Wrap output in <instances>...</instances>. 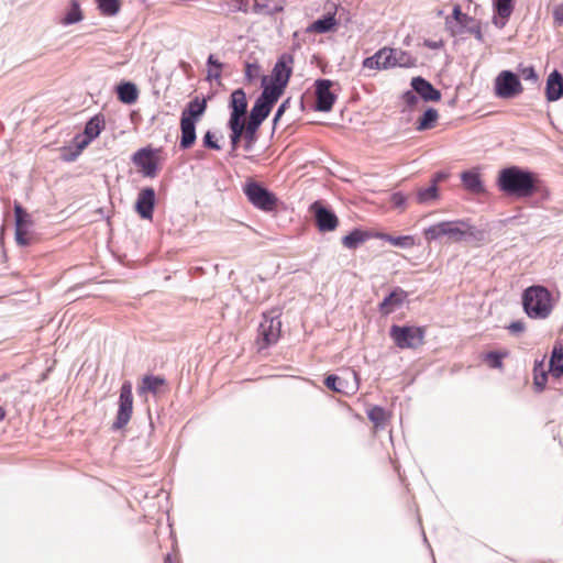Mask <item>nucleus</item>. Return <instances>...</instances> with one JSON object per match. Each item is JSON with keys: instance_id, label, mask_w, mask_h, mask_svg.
Instances as JSON below:
<instances>
[{"instance_id": "nucleus-1", "label": "nucleus", "mask_w": 563, "mask_h": 563, "mask_svg": "<svg viewBox=\"0 0 563 563\" xmlns=\"http://www.w3.org/2000/svg\"><path fill=\"white\" fill-rule=\"evenodd\" d=\"M479 231L466 220L441 221L423 230V236L428 242L446 238L448 241L457 243L467 240H479Z\"/></svg>"}, {"instance_id": "nucleus-2", "label": "nucleus", "mask_w": 563, "mask_h": 563, "mask_svg": "<svg viewBox=\"0 0 563 563\" xmlns=\"http://www.w3.org/2000/svg\"><path fill=\"white\" fill-rule=\"evenodd\" d=\"M498 185L507 195L523 198L534 192L536 179L530 172L514 166L499 173Z\"/></svg>"}, {"instance_id": "nucleus-3", "label": "nucleus", "mask_w": 563, "mask_h": 563, "mask_svg": "<svg viewBox=\"0 0 563 563\" xmlns=\"http://www.w3.org/2000/svg\"><path fill=\"white\" fill-rule=\"evenodd\" d=\"M522 303L530 318L545 319L552 311L551 294L542 286H531L526 289Z\"/></svg>"}, {"instance_id": "nucleus-4", "label": "nucleus", "mask_w": 563, "mask_h": 563, "mask_svg": "<svg viewBox=\"0 0 563 563\" xmlns=\"http://www.w3.org/2000/svg\"><path fill=\"white\" fill-rule=\"evenodd\" d=\"M390 336L400 349H417L423 343L424 330L419 327L393 325Z\"/></svg>"}, {"instance_id": "nucleus-5", "label": "nucleus", "mask_w": 563, "mask_h": 563, "mask_svg": "<svg viewBox=\"0 0 563 563\" xmlns=\"http://www.w3.org/2000/svg\"><path fill=\"white\" fill-rule=\"evenodd\" d=\"M106 126L104 118L101 114L92 117L85 126L84 134L75 137L76 152L70 156L66 157V161H74L86 148L96 137H98L101 131Z\"/></svg>"}, {"instance_id": "nucleus-6", "label": "nucleus", "mask_w": 563, "mask_h": 563, "mask_svg": "<svg viewBox=\"0 0 563 563\" xmlns=\"http://www.w3.org/2000/svg\"><path fill=\"white\" fill-rule=\"evenodd\" d=\"M523 90L516 74L510 70H503L495 78V95L503 99H511Z\"/></svg>"}, {"instance_id": "nucleus-7", "label": "nucleus", "mask_w": 563, "mask_h": 563, "mask_svg": "<svg viewBox=\"0 0 563 563\" xmlns=\"http://www.w3.org/2000/svg\"><path fill=\"white\" fill-rule=\"evenodd\" d=\"M282 321L276 316L264 314L258 327V343L261 349L276 343L280 336Z\"/></svg>"}, {"instance_id": "nucleus-8", "label": "nucleus", "mask_w": 563, "mask_h": 563, "mask_svg": "<svg viewBox=\"0 0 563 563\" xmlns=\"http://www.w3.org/2000/svg\"><path fill=\"white\" fill-rule=\"evenodd\" d=\"M133 411V395H132V384L130 382H124L121 386L120 398H119V409L117 413L115 421L113 423L114 429H121L128 424L131 419Z\"/></svg>"}, {"instance_id": "nucleus-9", "label": "nucleus", "mask_w": 563, "mask_h": 563, "mask_svg": "<svg viewBox=\"0 0 563 563\" xmlns=\"http://www.w3.org/2000/svg\"><path fill=\"white\" fill-rule=\"evenodd\" d=\"M244 192L247 199L258 209L271 211L276 206V197L256 183L247 184Z\"/></svg>"}, {"instance_id": "nucleus-10", "label": "nucleus", "mask_w": 563, "mask_h": 563, "mask_svg": "<svg viewBox=\"0 0 563 563\" xmlns=\"http://www.w3.org/2000/svg\"><path fill=\"white\" fill-rule=\"evenodd\" d=\"M310 211L314 216L316 224L321 232L334 231L339 225L338 217L320 201H314L310 206Z\"/></svg>"}, {"instance_id": "nucleus-11", "label": "nucleus", "mask_w": 563, "mask_h": 563, "mask_svg": "<svg viewBox=\"0 0 563 563\" xmlns=\"http://www.w3.org/2000/svg\"><path fill=\"white\" fill-rule=\"evenodd\" d=\"M294 57L283 54L276 62L271 76V81L286 88L292 73Z\"/></svg>"}, {"instance_id": "nucleus-12", "label": "nucleus", "mask_w": 563, "mask_h": 563, "mask_svg": "<svg viewBox=\"0 0 563 563\" xmlns=\"http://www.w3.org/2000/svg\"><path fill=\"white\" fill-rule=\"evenodd\" d=\"M331 86L332 81L329 79H319L316 81V110L328 112L332 109L335 96L330 90Z\"/></svg>"}, {"instance_id": "nucleus-13", "label": "nucleus", "mask_w": 563, "mask_h": 563, "mask_svg": "<svg viewBox=\"0 0 563 563\" xmlns=\"http://www.w3.org/2000/svg\"><path fill=\"white\" fill-rule=\"evenodd\" d=\"M474 22V19L462 12L461 7L455 4L453 8L452 16L445 18V27L452 36L462 33L463 29L468 27Z\"/></svg>"}, {"instance_id": "nucleus-14", "label": "nucleus", "mask_w": 563, "mask_h": 563, "mask_svg": "<svg viewBox=\"0 0 563 563\" xmlns=\"http://www.w3.org/2000/svg\"><path fill=\"white\" fill-rule=\"evenodd\" d=\"M352 377V382H347L345 378L336 375H329L324 384L329 389H332L342 394H352L357 389V374L352 371L349 373Z\"/></svg>"}, {"instance_id": "nucleus-15", "label": "nucleus", "mask_w": 563, "mask_h": 563, "mask_svg": "<svg viewBox=\"0 0 563 563\" xmlns=\"http://www.w3.org/2000/svg\"><path fill=\"white\" fill-rule=\"evenodd\" d=\"M154 203H155L154 189L151 187L142 189L137 196L136 203H135L137 213L143 219H152Z\"/></svg>"}, {"instance_id": "nucleus-16", "label": "nucleus", "mask_w": 563, "mask_h": 563, "mask_svg": "<svg viewBox=\"0 0 563 563\" xmlns=\"http://www.w3.org/2000/svg\"><path fill=\"white\" fill-rule=\"evenodd\" d=\"M363 66L369 69H388L393 68L391 48L383 47L373 56L367 57L363 62Z\"/></svg>"}, {"instance_id": "nucleus-17", "label": "nucleus", "mask_w": 563, "mask_h": 563, "mask_svg": "<svg viewBox=\"0 0 563 563\" xmlns=\"http://www.w3.org/2000/svg\"><path fill=\"white\" fill-rule=\"evenodd\" d=\"M411 87L426 101H439L441 99V92L422 77L412 78Z\"/></svg>"}, {"instance_id": "nucleus-18", "label": "nucleus", "mask_w": 563, "mask_h": 563, "mask_svg": "<svg viewBox=\"0 0 563 563\" xmlns=\"http://www.w3.org/2000/svg\"><path fill=\"white\" fill-rule=\"evenodd\" d=\"M545 97L550 102L563 97V77L558 70H553L547 79Z\"/></svg>"}, {"instance_id": "nucleus-19", "label": "nucleus", "mask_w": 563, "mask_h": 563, "mask_svg": "<svg viewBox=\"0 0 563 563\" xmlns=\"http://www.w3.org/2000/svg\"><path fill=\"white\" fill-rule=\"evenodd\" d=\"M285 0H254L252 11L260 15H274L284 11Z\"/></svg>"}, {"instance_id": "nucleus-20", "label": "nucleus", "mask_w": 563, "mask_h": 563, "mask_svg": "<svg viewBox=\"0 0 563 563\" xmlns=\"http://www.w3.org/2000/svg\"><path fill=\"white\" fill-rule=\"evenodd\" d=\"M406 299V292L396 288L379 305V311L383 314H389L399 308Z\"/></svg>"}, {"instance_id": "nucleus-21", "label": "nucleus", "mask_w": 563, "mask_h": 563, "mask_svg": "<svg viewBox=\"0 0 563 563\" xmlns=\"http://www.w3.org/2000/svg\"><path fill=\"white\" fill-rule=\"evenodd\" d=\"M231 117L242 120L247 109L246 95L242 89H236L231 93Z\"/></svg>"}, {"instance_id": "nucleus-22", "label": "nucleus", "mask_w": 563, "mask_h": 563, "mask_svg": "<svg viewBox=\"0 0 563 563\" xmlns=\"http://www.w3.org/2000/svg\"><path fill=\"white\" fill-rule=\"evenodd\" d=\"M207 109V101L200 100L198 97L192 99L181 112V118H187L189 121L196 123L205 113Z\"/></svg>"}, {"instance_id": "nucleus-23", "label": "nucleus", "mask_w": 563, "mask_h": 563, "mask_svg": "<svg viewBox=\"0 0 563 563\" xmlns=\"http://www.w3.org/2000/svg\"><path fill=\"white\" fill-rule=\"evenodd\" d=\"M267 76H264L262 79L263 92L258 98L274 106V103L283 95L285 88L272 81L267 82Z\"/></svg>"}, {"instance_id": "nucleus-24", "label": "nucleus", "mask_w": 563, "mask_h": 563, "mask_svg": "<svg viewBox=\"0 0 563 563\" xmlns=\"http://www.w3.org/2000/svg\"><path fill=\"white\" fill-rule=\"evenodd\" d=\"M549 367L553 376L561 377L563 375V339L554 344Z\"/></svg>"}, {"instance_id": "nucleus-25", "label": "nucleus", "mask_w": 563, "mask_h": 563, "mask_svg": "<svg viewBox=\"0 0 563 563\" xmlns=\"http://www.w3.org/2000/svg\"><path fill=\"white\" fill-rule=\"evenodd\" d=\"M180 147L189 148L196 141V123L189 121L187 118H180Z\"/></svg>"}, {"instance_id": "nucleus-26", "label": "nucleus", "mask_w": 563, "mask_h": 563, "mask_svg": "<svg viewBox=\"0 0 563 563\" xmlns=\"http://www.w3.org/2000/svg\"><path fill=\"white\" fill-rule=\"evenodd\" d=\"M132 159H133V163L136 166L141 167L146 175L151 176L154 174L155 164L152 161V152L150 150H146V148L139 150L133 155Z\"/></svg>"}, {"instance_id": "nucleus-27", "label": "nucleus", "mask_w": 563, "mask_h": 563, "mask_svg": "<svg viewBox=\"0 0 563 563\" xmlns=\"http://www.w3.org/2000/svg\"><path fill=\"white\" fill-rule=\"evenodd\" d=\"M495 9L500 21L494 18V23L501 29L512 12V0H495Z\"/></svg>"}, {"instance_id": "nucleus-28", "label": "nucleus", "mask_w": 563, "mask_h": 563, "mask_svg": "<svg viewBox=\"0 0 563 563\" xmlns=\"http://www.w3.org/2000/svg\"><path fill=\"white\" fill-rule=\"evenodd\" d=\"M137 88L132 82H123L118 86V98L126 104H132L137 100Z\"/></svg>"}, {"instance_id": "nucleus-29", "label": "nucleus", "mask_w": 563, "mask_h": 563, "mask_svg": "<svg viewBox=\"0 0 563 563\" xmlns=\"http://www.w3.org/2000/svg\"><path fill=\"white\" fill-rule=\"evenodd\" d=\"M229 128L231 129V154H234L236 151L240 140L244 134V122L242 120H238L235 118H230Z\"/></svg>"}, {"instance_id": "nucleus-30", "label": "nucleus", "mask_w": 563, "mask_h": 563, "mask_svg": "<svg viewBox=\"0 0 563 563\" xmlns=\"http://www.w3.org/2000/svg\"><path fill=\"white\" fill-rule=\"evenodd\" d=\"M462 183L464 187L472 192H481L483 191V184L479 178V175L475 172H464L461 175Z\"/></svg>"}, {"instance_id": "nucleus-31", "label": "nucleus", "mask_w": 563, "mask_h": 563, "mask_svg": "<svg viewBox=\"0 0 563 563\" xmlns=\"http://www.w3.org/2000/svg\"><path fill=\"white\" fill-rule=\"evenodd\" d=\"M548 380V374L544 369V358L536 361L533 366V385L538 391L544 389Z\"/></svg>"}, {"instance_id": "nucleus-32", "label": "nucleus", "mask_w": 563, "mask_h": 563, "mask_svg": "<svg viewBox=\"0 0 563 563\" xmlns=\"http://www.w3.org/2000/svg\"><path fill=\"white\" fill-rule=\"evenodd\" d=\"M368 233L364 231L354 230L350 234L343 236L342 244L346 249L354 250L363 244L368 239Z\"/></svg>"}, {"instance_id": "nucleus-33", "label": "nucleus", "mask_w": 563, "mask_h": 563, "mask_svg": "<svg viewBox=\"0 0 563 563\" xmlns=\"http://www.w3.org/2000/svg\"><path fill=\"white\" fill-rule=\"evenodd\" d=\"M391 63L393 67H411L416 64V58L399 48H391Z\"/></svg>"}, {"instance_id": "nucleus-34", "label": "nucleus", "mask_w": 563, "mask_h": 563, "mask_svg": "<svg viewBox=\"0 0 563 563\" xmlns=\"http://www.w3.org/2000/svg\"><path fill=\"white\" fill-rule=\"evenodd\" d=\"M272 107H273L272 104L257 98L255 104L253 106V108L251 110L250 119H253V120L262 123L268 117Z\"/></svg>"}, {"instance_id": "nucleus-35", "label": "nucleus", "mask_w": 563, "mask_h": 563, "mask_svg": "<svg viewBox=\"0 0 563 563\" xmlns=\"http://www.w3.org/2000/svg\"><path fill=\"white\" fill-rule=\"evenodd\" d=\"M164 385V379L158 376H145L142 380V385L139 387V394L145 393L156 394L159 388Z\"/></svg>"}, {"instance_id": "nucleus-36", "label": "nucleus", "mask_w": 563, "mask_h": 563, "mask_svg": "<svg viewBox=\"0 0 563 563\" xmlns=\"http://www.w3.org/2000/svg\"><path fill=\"white\" fill-rule=\"evenodd\" d=\"M439 119V113L435 109L429 108L418 121L417 130L426 131L432 129Z\"/></svg>"}, {"instance_id": "nucleus-37", "label": "nucleus", "mask_w": 563, "mask_h": 563, "mask_svg": "<svg viewBox=\"0 0 563 563\" xmlns=\"http://www.w3.org/2000/svg\"><path fill=\"white\" fill-rule=\"evenodd\" d=\"M439 198V191L435 184L428 188H420L417 191V200L419 203H427Z\"/></svg>"}, {"instance_id": "nucleus-38", "label": "nucleus", "mask_w": 563, "mask_h": 563, "mask_svg": "<svg viewBox=\"0 0 563 563\" xmlns=\"http://www.w3.org/2000/svg\"><path fill=\"white\" fill-rule=\"evenodd\" d=\"M385 241L390 243L394 246L402 247V249H409L415 245V239L411 235H404V236H393L388 234H384L382 236Z\"/></svg>"}, {"instance_id": "nucleus-39", "label": "nucleus", "mask_w": 563, "mask_h": 563, "mask_svg": "<svg viewBox=\"0 0 563 563\" xmlns=\"http://www.w3.org/2000/svg\"><path fill=\"white\" fill-rule=\"evenodd\" d=\"M97 3L103 15L113 16L120 11L119 0H97Z\"/></svg>"}, {"instance_id": "nucleus-40", "label": "nucleus", "mask_w": 563, "mask_h": 563, "mask_svg": "<svg viewBox=\"0 0 563 563\" xmlns=\"http://www.w3.org/2000/svg\"><path fill=\"white\" fill-rule=\"evenodd\" d=\"M82 19L81 11L79 4L76 0H71V5L66 15L63 19V23L65 25L74 24L79 22Z\"/></svg>"}, {"instance_id": "nucleus-41", "label": "nucleus", "mask_w": 563, "mask_h": 563, "mask_svg": "<svg viewBox=\"0 0 563 563\" xmlns=\"http://www.w3.org/2000/svg\"><path fill=\"white\" fill-rule=\"evenodd\" d=\"M335 25V19L332 15L319 19L313 22L312 29L318 33L329 32Z\"/></svg>"}, {"instance_id": "nucleus-42", "label": "nucleus", "mask_w": 563, "mask_h": 563, "mask_svg": "<svg viewBox=\"0 0 563 563\" xmlns=\"http://www.w3.org/2000/svg\"><path fill=\"white\" fill-rule=\"evenodd\" d=\"M262 123L253 119H249V122L244 123V137L249 141H253L254 135Z\"/></svg>"}, {"instance_id": "nucleus-43", "label": "nucleus", "mask_w": 563, "mask_h": 563, "mask_svg": "<svg viewBox=\"0 0 563 563\" xmlns=\"http://www.w3.org/2000/svg\"><path fill=\"white\" fill-rule=\"evenodd\" d=\"M15 229H20L21 227H29V220L26 212L22 209L21 206H15Z\"/></svg>"}, {"instance_id": "nucleus-44", "label": "nucleus", "mask_w": 563, "mask_h": 563, "mask_svg": "<svg viewBox=\"0 0 563 563\" xmlns=\"http://www.w3.org/2000/svg\"><path fill=\"white\" fill-rule=\"evenodd\" d=\"M15 241L21 246H26L31 243L27 227H21L20 229H15Z\"/></svg>"}, {"instance_id": "nucleus-45", "label": "nucleus", "mask_w": 563, "mask_h": 563, "mask_svg": "<svg viewBox=\"0 0 563 563\" xmlns=\"http://www.w3.org/2000/svg\"><path fill=\"white\" fill-rule=\"evenodd\" d=\"M368 418L379 426L385 420V411L379 407H374L368 411Z\"/></svg>"}, {"instance_id": "nucleus-46", "label": "nucleus", "mask_w": 563, "mask_h": 563, "mask_svg": "<svg viewBox=\"0 0 563 563\" xmlns=\"http://www.w3.org/2000/svg\"><path fill=\"white\" fill-rule=\"evenodd\" d=\"M213 139H214V134L210 131H207L202 139L203 146L211 148V150L219 151L221 148V146Z\"/></svg>"}, {"instance_id": "nucleus-47", "label": "nucleus", "mask_w": 563, "mask_h": 563, "mask_svg": "<svg viewBox=\"0 0 563 563\" xmlns=\"http://www.w3.org/2000/svg\"><path fill=\"white\" fill-rule=\"evenodd\" d=\"M486 362L488 365L493 368H500L501 367V357L499 354L495 352H489L485 356Z\"/></svg>"}, {"instance_id": "nucleus-48", "label": "nucleus", "mask_w": 563, "mask_h": 563, "mask_svg": "<svg viewBox=\"0 0 563 563\" xmlns=\"http://www.w3.org/2000/svg\"><path fill=\"white\" fill-rule=\"evenodd\" d=\"M260 74V66L257 64L247 63L245 66V77L249 81L255 79Z\"/></svg>"}, {"instance_id": "nucleus-49", "label": "nucleus", "mask_w": 563, "mask_h": 563, "mask_svg": "<svg viewBox=\"0 0 563 563\" xmlns=\"http://www.w3.org/2000/svg\"><path fill=\"white\" fill-rule=\"evenodd\" d=\"M521 77L525 79V80H529V81H532V82H537L539 77L536 73V70L533 69V67H526L521 70Z\"/></svg>"}, {"instance_id": "nucleus-50", "label": "nucleus", "mask_w": 563, "mask_h": 563, "mask_svg": "<svg viewBox=\"0 0 563 563\" xmlns=\"http://www.w3.org/2000/svg\"><path fill=\"white\" fill-rule=\"evenodd\" d=\"M390 202L395 208H404L406 203V197L401 192H395L390 197Z\"/></svg>"}, {"instance_id": "nucleus-51", "label": "nucleus", "mask_w": 563, "mask_h": 563, "mask_svg": "<svg viewBox=\"0 0 563 563\" xmlns=\"http://www.w3.org/2000/svg\"><path fill=\"white\" fill-rule=\"evenodd\" d=\"M467 31L473 34L475 36V38L479 42H483L484 41V36H483V33H482V30H481V26L479 25H468V27H466Z\"/></svg>"}, {"instance_id": "nucleus-52", "label": "nucleus", "mask_w": 563, "mask_h": 563, "mask_svg": "<svg viewBox=\"0 0 563 563\" xmlns=\"http://www.w3.org/2000/svg\"><path fill=\"white\" fill-rule=\"evenodd\" d=\"M402 99L408 106H415L418 102V97L413 91H406Z\"/></svg>"}, {"instance_id": "nucleus-53", "label": "nucleus", "mask_w": 563, "mask_h": 563, "mask_svg": "<svg viewBox=\"0 0 563 563\" xmlns=\"http://www.w3.org/2000/svg\"><path fill=\"white\" fill-rule=\"evenodd\" d=\"M508 329L511 333H520L525 331V323L522 321H515L509 324Z\"/></svg>"}, {"instance_id": "nucleus-54", "label": "nucleus", "mask_w": 563, "mask_h": 563, "mask_svg": "<svg viewBox=\"0 0 563 563\" xmlns=\"http://www.w3.org/2000/svg\"><path fill=\"white\" fill-rule=\"evenodd\" d=\"M553 15L556 22L563 24V2L554 8Z\"/></svg>"}, {"instance_id": "nucleus-55", "label": "nucleus", "mask_w": 563, "mask_h": 563, "mask_svg": "<svg viewBox=\"0 0 563 563\" xmlns=\"http://www.w3.org/2000/svg\"><path fill=\"white\" fill-rule=\"evenodd\" d=\"M289 104V99L285 100L280 106L279 108L277 109V112L275 113V117H274V123L276 124L277 121L279 120V118L283 115V113L285 112L286 108L288 107Z\"/></svg>"}, {"instance_id": "nucleus-56", "label": "nucleus", "mask_w": 563, "mask_h": 563, "mask_svg": "<svg viewBox=\"0 0 563 563\" xmlns=\"http://www.w3.org/2000/svg\"><path fill=\"white\" fill-rule=\"evenodd\" d=\"M207 64L212 67V68H216V69H221L222 70V67H223V64L221 62H219L214 55H209L208 57V60H207Z\"/></svg>"}, {"instance_id": "nucleus-57", "label": "nucleus", "mask_w": 563, "mask_h": 563, "mask_svg": "<svg viewBox=\"0 0 563 563\" xmlns=\"http://www.w3.org/2000/svg\"><path fill=\"white\" fill-rule=\"evenodd\" d=\"M208 78L219 80L221 78V69H210L208 73Z\"/></svg>"}, {"instance_id": "nucleus-58", "label": "nucleus", "mask_w": 563, "mask_h": 563, "mask_svg": "<svg viewBox=\"0 0 563 563\" xmlns=\"http://www.w3.org/2000/svg\"><path fill=\"white\" fill-rule=\"evenodd\" d=\"M426 45L430 48H438L440 46L439 42H426Z\"/></svg>"}, {"instance_id": "nucleus-59", "label": "nucleus", "mask_w": 563, "mask_h": 563, "mask_svg": "<svg viewBox=\"0 0 563 563\" xmlns=\"http://www.w3.org/2000/svg\"><path fill=\"white\" fill-rule=\"evenodd\" d=\"M444 178H445V175H444V174L439 173V174H437V176L434 177V179H433V184H435V185H437V183H438V181H440V180H442V179H444Z\"/></svg>"}, {"instance_id": "nucleus-60", "label": "nucleus", "mask_w": 563, "mask_h": 563, "mask_svg": "<svg viewBox=\"0 0 563 563\" xmlns=\"http://www.w3.org/2000/svg\"><path fill=\"white\" fill-rule=\"evenodd\" d=\"M5 417V410L3 407L0 406V421H2Z\"/></svg>"}, {"instance_id": "nucleus-61", "label": "nucleus", "mask_w": 563, "mask_h": 563, "mask_svg": "<svg viewBox=\"0 0 563 563\" xmlns=\"http://www.w3.org/2000/svg\"><path fill=\"white\" fill-rule=\"evenodd\" d=\"M8 379V375L3 374V375H0V383L4 382Z\"/></svg>"}, {"instance_id": "nucleus-62", "label": "nucleus", "mask_w": 563, "mask_h": 563, "mask_svg": "<svg viewBox=\"0 0 563 563\" xmlns=\"http://www.w3.org/2000/svg\"><path fill=\"white\" fill-rule=\"evenodd\" d=\"M437 15H438V16H442V15H443V11H442V10H439V11L437 12Z\"/></svg>"}]
</instances>
